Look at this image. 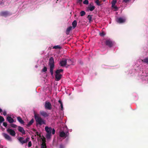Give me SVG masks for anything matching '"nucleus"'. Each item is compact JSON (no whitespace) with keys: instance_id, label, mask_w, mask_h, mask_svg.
Masks as SVG:
<instances>
[{"instance_id":"11","label":"nucleus","mask_w":148,"mask_h":148,"mask_svg":"<svg viewBox=\"0 0 148 148\" xmlns=\"http://www.w3.org/2000/svg\"><path fill=\"white\" fill-rule=\"evenodd\" d=\"M40 113L41 116L44 117H47L49 116V114L43 110H40Z\"/></svg>"},{"instance_id":"36","label":"nucleus","mask_w":148,"mask_h":148,"mask_svg":"<svg viewBox=\"0 0 148 148\" xmlns=\"http://www.w3.org/2000/svg\"><path fill=\"white\" fill-rule=\"evenodd\" d=\"M32 145V143L31 141H29L28 143V147H30Z\"/></svg>"},{"instance_id":"32","label":"nucleus","mask_w":148,"mask_h":148,"mask_svg":"<svg viewBox=\"0 0 148 148\" xmlns=\"http://www.w3.org/2000/svg\"><path fill=\"white\" fill-rule=\"evenodd\" d=\"M47 68L46 66H44L43 69H42V72H45L47 71Z\"/></svg>"},{"instance_id":"19","label":"nucleus","mask_w":148,"mask_h":148,"mask_svg":"<svg viewBox=\"0 0 148 148\" xmlns=\"http://www.w3.org/2000/svg\"><path fill=\"white\" fill-rule=\"evenodd\" d=\"M42 142L41 145V148H47V146L45 143V140H42Z\"/></svg>"},{"instance_id":"17","label":"nucleus","mask_w":148,"mask_h":148,"mask_svg":"<svg viewBox=\"0 0 148 148\" xmlns=\"http://www.w3.org/2000/svg\"><path fill=\"white\" fill-rule=\"evenodd\" d=\"M7 119L8 122L10 123H12L14 122V120L10 116H8L7 117Z\"/></svg>"},{"instance_id":"40","label":"nucleus","mask_w":148,"mask_h":148,"mask_svg":"<svg viewBox=\"0 0 148 148\" xmlns=\"http://www.w3.org/2000/svg\"><path fill=\"white\" fill-rule=\"evenodd\" d=\"M3 115L5 116L6 115L7 113H6V111H3Z\"/></svg>"},{"instance_id":"7","label":"nucleus","mask_w":148,"mask_h":148,"mask_svg":"<svg viewBox=\"0 0 148 148\" xmlns=\"http://www.w3.org/2000/svg\"><path fill=\"white\" fill-rule=\"evenodd\" d=\"M7 131L11 136H15V132L13 130L9 128L7 129Z\"/></svg>"},{"instance_id":"5","label":"nucleus","mask_w":148,"mask_h":148,"mask_svg":"<svg viewBox=\"0 0 148 148\" xmlns=\"http://www.w3.org/2000/svg\"><path fill=\"white\" fill-rule=\"evenodd\" d=\"M24 138L23 137H20L18 139L19 142L22 144L26 143L29 140L30 138L29 137H27L26 139L24 140Z\"/></svg>"},{"instance_id":"26","label":"nucleus","mask_w":148,"mask_h":148,"mask_svg":"<svg viewBox=\"0 0 148 148\" xmlns=\"http://www.w3.org/2000/svg\"><path fill=\"white\" fill-rule=\"evenodd\" d=\"M101 1H99V0H96L95 3L98 5L100 6L101 5Z\"/></svg>"},{"instance_id":"41","label":"nucleus","mask_w":148,"mask_h":148,"mask_svg":"<svg viewBox=\"0 0 148 148\" xmlns=\"http://www.w3.org/2000/svg\"><path fill=\"white\" fill-rule=\"evenodd\" d=\"M60 148H64V147L63 145L60 144Z\"/></svg>"},{"instance_id":"24","label":"nucleus","mask_w":148,"mask_h":148,"mask_svg":"<svg viewBox=\"0 0 148 148\" xmlns=\"http://www.w3.org/2000/svg\"><path fill=\"white\" fill-rule=\"evenodd\" d=\"M77 21L76 20H74L72 23V25L73 28H75L77 25Z\"/></svg>"},{"instance_id":"29","label":"nucleus","mask_w":148,"mask_h":148,"mask_svg":"<svg viewBox=\"0 0 148 148\" xmlns=\"http://www.w3.org/2000/svg\"><path fill=\"white\" fill-rule=\"evenodd\" d=\"M5 119L3 117L0 116V123H1L2 122H4Z\"/></svg>"},{"instance_id":"16","label":"nucleus","mask_w":148,"mask_h":148,"mask_svg":"<svg viewBox=\"0 0 148 148\" xmlns=\"http://www.w3.org/2000/svg\"><path fill=\"white\" fill-rule=\"evenodd\" d=\"M95 7L94 6L90 4L88 7L87 9L90 11H92L95 9Z\"/></svg>"},{"instance_id":"30","label":"nucleus","mask_w":148,"mask_h":148,"mask_svg":"<svg viewBox=\"0 0 148 148\" xmlns=\"http://www.w3.org/2000/svg\"><path fill=\"white\" fill-rule=\"evenodd\" d=\"M54 68H50V71L52 76H53V70Z\"/></svg>"},{"instance_id":"23","label":"nucleus","mask_w":148,"mask_h":148,"mask_svg":"<svg viewBox=\"0 0 148 148\" xmlns=\"http://www.w3.org/2000/svg\"><path fill=\"white\" fill-rule=\"evenodd\" d=\"M8 127L9 128L11 127L16 128V127H18V126L16 124L12 123L8 126Z\"/></svg>"},{"instance_id":"2","label":"nucleus","mask_w":148,"mask_h":148,"mask_svg":"<svg viewBox=\"0 0 148 148\" xmlns=\"http://www.w3.org/2000/svg\"><path fill=\"white\" fill-rule=\"evenodd\" d=\"M63 70L62 69H57L56 71V80L57 81H59L61 79L62 77V75L60 73L63 72Z\"/></svg>"},{"instance_id":"27","label":"nucleus","mask_w":148,"mask_h":148,"mask_svg":"<svg viewBox=\"0 0 148 148\" xmlns=\"http://www.w3.org/2000/svg\"><path fill=\"white\" fill-rule=\"evenodd\" d=\"M53 49H61L62 48V47H60V46L57 45H56L53 47L52 48Z\"/></svg>"},{"instance_id":"12","label":"nucleus","mask_w":148,"mask_h":148,"mask_svg":"<svg viewBox=\"0 0 148 148\" xmlns=\"http://www.w3.org/2000/svg\"><path fill=\"white\" fill-rule=\"evenodd\" d=\"M67 64V60L65 59H63L60 61V65L62 66H66Z\"/></svg>"},{"instance_id":"13","label":"nucleus","mask_w":148,"mask_h":148,"mask_svg":"<svg viewBox=\"0 0 148 148\" xmlns=\"http://www.w3.org/2000/svg\"><path fill=\"white\" fill-rule=\"evenodd\" d=\"M9 15V13L7 11H2L0 13V15L1 16L6 17Z\"/></svg>"},{"instance_id":"9","label":"nucleus","mask_w":148,"mask_h":148,"mask_svg":"<svg viewBox=\"0 0 148 148\" xmlns=\"http://www.w3.org/2000/svg\"><path fill=\"white\" fill-rule=\"evenodd\" d=\"M69 134V133L68 132L65 133L63 131H62L60 132V136L61 137L66 138L68 136Z\"/></svg>"},{"instance_id":"46","label":"nucleus","mask_w":148,"mask_h":148,"mask_svg":"<svg viewBox=\"0 0 148 148\" xmlns=\"http://www.w3.org/2000/svg\"><path fill=\"white\" fill-rule=\"evenodd\" d=\"M3 112L2 110L0 108V112Z\"/></svg>"},{"instance_id":"1","label":"nucleus","mask_w":148,"mask_h":148,"mask_svg":"<svg viewBox=\"0 0 148 148\" xmlns=\"http://www.w3.org/2000/svg\"><path fill=\"white\" fill-rule=\"evenodd\" d=\"M34 116L36 125H42L45 124V121L40 116L39 114H35Z\"/></svg>"},{"instance_id":"4","label":"nucleus","mask_w":148,"mask_h":148,"mask_svg":"<svg viewBox=\"0 0 148 148\" xmlns=\"http://www.w3.org/2000/svg\"><path fill=\"white\" fill-rule=\"evenodd\" d=\"M48 64L50 66V68H54V59L53 57H51L49 59Z\"/></svg>"},{"instance_id":"25","label":"nucleus","mask_w":148,"mask_h":148,"mask_svg":"<svg viewBox=\"0 0 148 148\" xmlns=\"http://www.w3.org/2000/svg\"><path fill=\"white\" fill-rule=\"evenodd\" d=\"M34 120L33 119H31V120L28 123L27 125V126L29 127L31 125L32 123H34Z\"/></svg>"},{"instance_id":"33","label":"nucleus","mask_w":148,"mask_h":148,"mask_svg":"<svg viewBox=\"0 0 148 148\" xmlns=\"http://www.w3.org/2000/svg\"><path fill=\"white\" fill-rule=\"evenodd\" d=\"M7 123L6 122H4L3 123V125L6 128H7Z\"/></svg>"},{"instance_id":"21","label":"nucleus","mask_w":148,"mask_h":148,"mask_svg":"<svg viewBox=\"0 0 148 148\" xmlns=\"http://www.w3.org/2000/svg\"><path fill=\"white\" fill-rule=\"evenodd\" d=\"M92 15H88L87 17V18L88 20L89 23H91L92 21Z\"/></svg>"},{"instance_id":"37","label":"nucleus","mask_w":148,"mask_h":148,"mask_svg":"<svg viewBox=\"0 0 148 148\" xmlns=\"http://www.w3.org/2000/svg\"><path fill=\"white\" fill-rule=\"evenodd\" d=\"M100 36H103L105 35V34L104 32H102L100 34Z\"/></svg>"},{"instance_id":"8","label":"nucleus","mask_w":148,"mask_h":148,"mask_svg":"<svg viewBox=\"0 0 148 148\" xmlns=\"http://www.w3.org/2000/svg\"><path fill=\"white\" fill-rule=\"evenodd\" d=\"M126 19L125 18L122 17H119L117 18L116 19V21L118 23H122L125 22Z\"/></svg>"},{"instance_id":"45","label":"nucleus","mask_w":148,"mask_h":148,"mask_svg":"<svg viewBox=\"0 0 148 148\" xmlns=\"http://www.w3.org/2000/svg\"><path fill=\"white\" fill-rule=\"evenodd\" d=\"M115 6V5H113V4H112V7L113 8Z\"/></svg>"},{"instance_id":"34","label":"nucleus","mask_w":148,"mask_h":148,"mask_svg":"<svg viewBox=\"0 0 148 148\" xmlns=\"http://www.w3.org/2000/svg\"><path fill=\"white\" fill-rule=\"evenodd\" d=\"M83 3L84 4L87 5L88 3V0H84L83 2Z\"/></svg>"},{"instance_id":"28","label":"nucleus","mask_w":148,"mask_h":148,"mask_svg":"<svg viewBox=\"0 0 148 148\" xmlns=\"http://www.w3.org/2000/svg\"><path fill=\"white\" fill-rule=\"evenodd\" d=\"M58 102L60 103V107L61 108V110H62L63 109V104L62 103V102L60 100H59L58 101Z\"/></svg>"},{"instance_id":"18","label":"nucleus","mask_w":148,"mask_h":148,"mask_svg":"<svg viewBox=\"0 0 148 148\" xmlns=\"http://www.w3.org/2000/svg\"><path fill=\"white\" fill-rule=\"evenodd\" d=\"M18 121L21 124H24L25 123L24 121L22 119L20 116H18L17 118Z\"/></svg>"},{"instance_id":"22","label":"nucleus","mask_w":148,"mask_h":148,"mask_svg":"<svg viewBox=\"0 0 148 148\" xmlns=\"http://www.w3.org/2000/svg\"><path fill=\"white\" fill-rule=\"evenodd\" d=\"M143 62L148 64V57H146L144 59L141 60Z\"/></svg>"},{"instance_id":"44","label":"nucleus","mask_w":148,"mask_h":148,"mask_svg":"<svg viewBox=\"0 0 148 148\" xmlns=\"http://www.w3.org/2000/svg\"><path fill=\"white\" fill-rule=\"evenodd\" d=\"M130 0H123V1L125 3H127Z\"/></svg>"},{"instance_id":"42","label":"nucleus","mask_w":148,"mask_h":148,"mask_svg":"<svg viewBox=\"0 0 148 148\" xmlns=\"http://www.w3.org/2000/svg\"><path fill=\"white\" fill-rule=\"evenodd\" d=\"M78 1V3H79L80 4L82 3V0H77Z\"/></svg>"},{"instance_id":"38","label":"nucleus","mask_w":148,"mask_h":148,"mask_svg":"<svg viewBox=\"0 0 148 148\" xmlns=\"http://www.w3.org/2000/svg\"><path fill=\"white\" fill-rule=\"evenodd\" d=\"M52 134H55V130L54 128H53V129H52Z\"/></svg>"},{"instance_id":"15","label":"nucleus","mask_w":148,"mask_h":148,"mask_svg":"<svg viewBox=\"0 0 148 148\" xmlns=\"http://www.w3.org/2000/svg\"><path fill=\"white\" fill-rule=\"evenodd\" d=\"M3 136L7 140L9 141H11L12 140L11 137L8 134L5 133H3Z\"/></svg>"},{"instance_id":"39","label":"nucleus","mask_w":148,"mask_h":148,"mask_svg":"<svg viewBox=\"0 0 148 148\" xmlns=\"http://www.w3.org/2000/svg\"><path fill=\"white\" fill-rule=\"evenodd\" d=\"M36 133L38 136H39L40 137H41V135L39 132H36Z\"/></svg>"},{"instance_id":"43","label":"nucleus","mask_w":148,"mask_h":148,"mask_svg":"<svg viewBox=\"0 0 148 148\" xmlns=\"http://www.w3.org/2000/svg\"><path fill=\"white\" fill-rule=\"evenodd\" d=\"M114 8L115 9V11L117 10H118V8L116 6H115Z\"/></svg>"},{"instance_id":"10","label":"nucleus","mask_w":148,"mask_h":148,"mask_svg":"<svg viewBox=\"0 0 148 148\" xmlns=\"http://www.w3.org/2000/svg\"><path fill=\"white\" fill-rule=\"evenodd\" d=\"M105 44L106 45L110 47H112L113 45L112 42L110 39L106 40L105 42Z\"/></svg>"},{"instance_id":"48","label":"nucleus","mask_w":148,"mask_h":148,"mask_svg":"<svg viewBox=\"0 0 148 148\" xmlns=\"http://www.w3.org/2000/svg\"><path fill=\"white\" fill-rule=\"evenodd\" d=\"M104 2L106 0H102Z\"/></svg>"},{"instance_id":"49","label":"nucleus","mask_w":148,"mask_h":148,"mask_svg":"<svg viewBox=\"0 0 148 148\" xmlns=\"http://www.w3.org/2000/svg\"><path fill=\"white\" fill-rule=\"evenodd\" d=\"M33 131H36V130H35V129H34V130H33Z\"/></svg>"},{"instance_id":"3","label":"nucleus","mask_w":148,"mask_h":148,"mask_svg":"<svg viewBox=\"0 0 148 148\" xmlns=\"http://www.w3.org/2000/svg\"><path fill=\"white\" fill-rule=\"evenodd\" d=\"M45 130L47 133L46 136V138L48 139H50L52 132V128L46 126L45 128Z\"/></svg>"},{"instance_id":"35","label":"nucleus","mask_w":148,"mask_h":148,"mask_svg":"<svg viewBox=\"0 0 148 148\" xmlns=\"http://www.w3.org/2000/svg\"><path fill=\"white\" fill-rule=\"evenodd\" d=\"M116 2V0H112V1L111 3L113 4V5H115Z\"/></svg>"},{"instance_id":"6","label":"nucleus","mask_w":148,"mask_h":148,"mask_svg":"<svg viewBox=\"0 0 148 148\" xmlns=\"http://www.w3.org/2000/svg\"><path fill=\"white\" fill-rule=\"evenodd\" d=\"M44 106L46 109L48 110H51L52 109V106L51 103L47 101L45 102Z\"/></svg>"},{"instance_id":"20","label":"nucleus","mask_w":148,"mask_h":148,"mask_svg":"<svg viewBox=\"0 0 148 148\" xmlns=\"http://www.w3.org/2000/svg\"><path fill=\"white\" fill-rule=\"evenodd\" d=\"M72 27L71 26H70L67 28L66 32V34L67 35H68L69 34V32L72 29Z\"/></svg>"},{"instance_id":"47","label":"nucleus","mask_w":148,"mask_h":148,"mask_svg":"<svg viewBox=\"0 0 148 148\" xmlns=\"http://www.w3.org/2000/svg\"><path fill=\"white\" fill-rule=\"evenodd\" d=\"M68 61H69V62H71V61L70 60H69Z\"/></svg>"},{"instance_id":"31","label":"nucleus","mask_w":148,"mask_h":148,"mask_svg":"<svg viewBox=\"0 0 148 148\" xmlns=\"http://www.w3.org/2000/svg\"><path fill=\"white\" fill-rule=\"evenodd\" d=\"M80 16H82L84 15L85 14V12L84 11H82L80 12Z\"/></svg>"},{"instance_id":"14","label":"nucleus","mask_w":148,"mask_h":148,"mask_svg":"<svg viewBox=\"0 0 148 148\" xmlns=\"http://www.w3.org/2000/svg\"><path fill=\"white\" fill-rule=\"evenodd\" d=\"M18 130L20 132H21L23 134H25V131L24 130L23 128L20 126H18Z\"/></svg>"}]
</instances>
